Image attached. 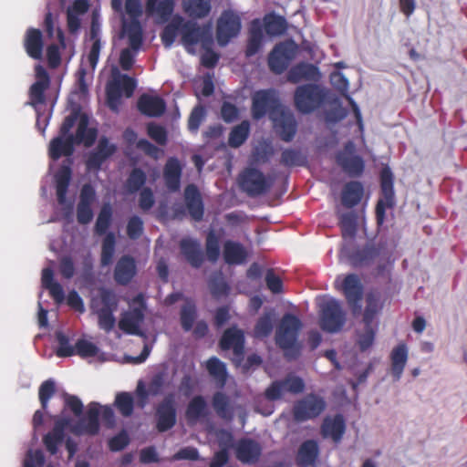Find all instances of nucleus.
<instances>
[{
	"instance_id": "nucleus-33",
	"label": "nucleus",
	"mask_w": 467,
	"mask_h": 467,
	"mask_svg": "<svg viewBox=\"0 0 467 467\" xmlns=\"http://www.w3.org/2000/svg\"><path fill=\"white\" fill-rule=\"evenodd\" d=\"M320 78L318 68L310 64H300L294 67L288 73V79L297 83L302 80H317Z\"/></svg>"
},
{
	"instance_id": "nucleus-6",
	"label": "nucleus",
	"mask_w": 467,
	"mask_h": 467,
	"mask_svg": "<svg viewBox=\"0 0 467 467\" xmlns=\"http://www.w3.org/2000/svg\"><path fill=\"white\" fill-rule=\"evenodd\" d=\"M118 305V296L109 289H100L92 297L90 309L97 316L100 329L109 332L114 327L116 319L113 314L117 310Z\"/></svg>"
},
{
	"instance_id": "nucleus-7",
	"label": "nucleus",
	"mask_w": 467,
	"mask_h": 467,
	"mask_svg": "<svg viewBox=\"0 0 467 467\" xmlns=\"http://www.w3.org/2000/svg\"><path fill=\"white\" fill-rule=\"evenodd\" d=\"M142 44V31H119L114 37V47L119 50V65L124 70L131 68Z\"/></svg>"
},
{
	"instance_id": "nucleus-61",
	"label": "nucleus",
	"mask_w": 467,
	"mask_h": 467,
	"mask_svg": "<svg viewBox=\"0 0 467 467\" xmlns=\"http://www.w3.org/2000/svg\"><path fill=\"white\" fill-rule=\"evenodd\" d=\"M44 464V455L39 450H29L24 460V467H41Z\"/></svg>"
},
{
	"instance_id": "nucleus-11",
	"label": "nucleus",
	"mask_w": 467,
	"mask_h": 467,
	"mask_svg": "<svg viewBox=\"0 0 467 467\" xmlns=\"http://www.w3.org/2000/svg\"><path fill=\"white\" fill-rule=\"evenodd\" d=\"M320 327L323 330L335 333L345 324L346 317L340 303L332 297H324L319 304Z\"/></svg>"
},
{
	"instance_id": "nucleus-17",
	"label": "nucleus",
	"mask_w": 467,
	"mask_h": 467,
	"mask_svg": "<svg viewBox=\"0 0 467 467\" xmlns=\"http://www.w3.org/2000/svg\"><path fill=\"white\" fill-rule=\"evenodd\" d=\"M337 163L351 176L359 175L364 169V162L355 154L354 144L349 142L337 156Z\"/></svg>"
},
{
	"instance_id": "nucleus-8",
	"label": "nucleus",
	"mask_w": 467,
	"mask_h": 467,
	"mask_svg": "<svg viewBox=\"0 0 467 467\" xmlns=\"http://www.w3.org/2000/svg\"><path fill=\"white\" fill-rule=\"evenodd\" d=\"M300 328L301 323L297 317L285 315L276 330V343L284 349L285 356L290 358H295L299 351L296 337Z\"/></svg>"
},
{
	"instance_id": "nucleus-43",
	"label": "nucleus",
	"mask_w": 467,
	"mask_h": 467,
	"mask_svg": "<svg viewBox=\"0 0 467 467\" xmlns=\"http://www.w3.org/2000/svg\"><path fill=\"white\" fill-rule=\"evenodd\" d=\"M242 21L240 15L231 9L224 10L217 20L215 29H241Z\"/></svg>"
},
{
	"instance_id": "nucleus-32",
	"label": "nucleus",
	"mask_w": 467,
	"mask_h": 467,
	"mask_svg": "<svg viewBox=\"0 0 467 467\" xmlns=\"http://www.w3.org/2000/svg\"><path fill=\"white\" fill-rule=\"evenodd\" d=\"M141 113L150 117H158L164 112L165 104L159 97L143 95L138 102Z\"/></svg>"
},
{
	"instance_id": "nucleus-22",
	"label": "nucleus",
	"mask_w": 467,
	"mask_h": 467,
	"mask_svg": "<svg viewBox=\"0 0 467 467\" xmlns=\"http://www.w3.org/2000/svg\"><path fill=\"white\" fill-rule=\"evenodd\" d=\"M71 171L67 166H63L56 175L57 195L59 204L66 211V215L71 214L73 203L66 199V191L70 180Z\"/></svg>"
},
{
	"instance_id": "nucleus-10",
	"label": "nucleus",
	"mask_w": 467,
	"mask_h": 467,
	"mask_svg": "<svg viewBox=\"0 0 467 467\" xmlns=\"http://www.w3.org/2000/svg\"><path fill=\"white\" fill-rule=\"evenodd\" d=\"M145 309L142 296H137L129 304V309L121 314L118 324L119 329L130 335L142 337L141 325L144 320Z\"/></svg>"
},
{
	"instance_id": "nucleus-27",
	"label": "nucleus",
	"mask_w": 467,
	"mask_h": 467,
	"mask_svg": "<svg viewBox=\"0 0 467 467\" xmlns=\"http://www.w3.org/2000/svg\"><path fill=\"white\" fill-rule=\"evenodd\" d=\"M95 192L91 186L84 185L80 193V202L78 207V220L80 223H87L91 221L93 213L90 208L94 201Z\"/></svg>"
},
{
	"instance_id": "nucleus-16",
	"label": "nucleus",
	"mask_w": 467,
	"mask_h": 467,
	"mask_svg": "<svg viewBox=\"0 0 467 467\" xmlns=\"http://www.w3.org/2000/svg\"><path fill=\"white\" fill-rule=\"evenodd\" d=\"M304 389V382L300 378L289 376L282 381L274 382L265 390V397L275 400L284 397L286 393H299Z\"/></svg>"
},
{
	"instance_id": "nucleus-41",
	"label": "nucleus",
	"mask_w": 467,
	"mask_h": 467,
	"mask_svg": "<svg viewBox=\"0 0 467 467\" xmlns=\"http://www.w3.org/2000/svg\"><path fill=\"white\" fill-rule=\"evenodd\" d=\"M318 455V447L316 441L304 442L298 451L297 461L301 465L307 466L314 463Z\"/></svg>"
},
{
	"instance_id": "nucleus-52",
	"label": "nucleus",
	"mask_w": 467,
	"mask_h": 467,
	"mask_svg": "<svg viewBox=\"0 0 467 467\" xmlns=\"http://www.w3.org/2000/svg\"><path fill=\"white\" fill-rule=\"evenodd\" d=\"M115 252V236L113 234H108L102 244L101 265H109L112 262Z\"/></svg>"
},
{
	"instance_id": "nucleus-40",
	"label": "nucleus",
	"mask_w": 467,
	"mask_h": 467,
	"mask_svg": "<svg viewBox=\"0 0 467 467\" xmlns=\"http://www.w3.org/2000/svg\"><path fill=\"white\" fill-rule=\"evenodd\" d=\"M246 251L234 242L228 241L224 244L223 256L228 264H242L246 258Z\"/></svg>"
},
{
	"instance_id": "nucleus-28",
	"label": "nucleus",
	"mask_w": 467,
	"mask_h": 467,
	"mask_svg": "<svg viewBox=\"0 0 467 467\" xmlns=\"http://www.w3.org/2000/svg\"><path fill=\"white\" fill-rule=\"evenodd\" d=\"M136 274V265L133 258L122 256L117 263L114 271V278L117 283L128 284Z\"/></svg>"
},
{
	"instance_id": "nucleus-39",
	"label": "nucleus",
	"mask_w": 467,
	"mask_h": 467,
	"mask_svg": "<svg viewBox=\"0 0 467 467\" xmlns=\"http://www.w3.org/2000/svg\"><path fill=\"white\" fill-rule=\"evenodd\" d=\"M181 171V165L177 160L171 159L168 161L164 171V178L166 185L171 191L179 189Z\"/></svg>"
},
{
	"instance_id": "nucleus-37",
	"label": "nucleus",
	"mask_w": 467,
	"mask_h": 467,
	"mask_svg": "<svg viewBox=\"0 0 467 467\" xmlns=\"http://www.w3.org/2000/svg\"><path fill=\"white\" fill-rule=\"evenodd\" d=\"M185 202L193 219L199 220L202 216V203L200 194L193 185H189L184 192Z\"/></svg>"
},
{
	"instance_id": "nucleus-42",
	"label": "nucleus",
	"mask_w": 467,
	"mask_h": 467,
	"mask_svg": "<svg viewBox=\"0 0 467 467\" xmlns=\"http://www.w3.org/2000/svg\"><path fill=\"white\" fill-rule=\"evenodd\" d=\"M209 31H183L182 36V42L188 52H193V45L201 43L203 48L208 47V34Z\"/></svg>"
},
{
	"instance_id": "nucleus-58",
	"label": "nucleus",
	"mask_w": 467,
	"mask_h": 467,
	"mask_svg": "<svg viewBox=\"0 0 467 467\" xmlns=\"http://www.w3.org/2000/svg\"><path fill=\"white\" fill-rule=\"evenodd\" d=\"M111 207L109 204H105L97 220L96 228L99 233H103L109 225L110 218H111Z\"/></svg>"
},
{
	"instance_id": "nucleus-38",
	"label": "nucleus",
	"mask_w": 467,
	"mask_h": 467,
	"mask_svg": "<svg viewBox=\"0 0 467 467\" xmlns=\"http://www.w3.org/2000/svg\"><path fill=\"white\" fill-rule=\"evenodd\" d=\"M163 380L161 375H156L149 387V389H145V386L142 381H140L137 386L136 393L138 397V404L140 407H144L146 404V400L150 395H157L162 386Z\"/></svg>"
},
{
	"instance_id": "nucleus-14",
	"label": "nucleus",
	"mask_w": 467,
	"mask_h": 467,
	"mask_svg": "<svg viewBox=\"0 0 467 467\" xmlns=\"http://www.w3.org/2000/svg\"><path fill=\"white\" fill-rule=\"evenodd\" d=\"M325 409V401L316 395H308L298 401L294 408L296 420H306L318 416Z\"/></svg>"
},
{
	"instance_id": "nucleus-1",
	"label": "nucleus",
	"mask_w": 467,
	"mask_h": 467,
	"mask_svg": "<svg viewBox=\"0 0 467 467\" xmlns=\"http://www.w3.org/2000/svg\"><path fill=\"white\" fill-rule=\"evenodd\" d=\"M99 417L109 426L114 423L112 409L109 406H101L96 402L88 405L87 416L76 425H71L67 420H57L54 430L44 438L47 450L51 454H56L57 452V446L65 441L66 432L68 431L78 435L97 433Z\"/></svg>"
},
{
	"instance_id": "nucleus-45",
	"label": "nucleus",
	"mask_w": 467,
	"mask_h": 467,
	"mask_svg": "<svg viewBox=\"0 0 467 467\" xmlns=\"http://www.w3.org/2000/svg\"><path fill=\"white\" fill-rule=\"evenodd\" d=\"M42 285L49 290L53 298L61 302L64 300V293L61 285L53 280V272L49 268H45L42 272Z\"/></svg>"
},
{
	"instance_id": "nucleus-23",
	"label": "nucleus",
	"mask_w": 467,
	"mask_h": 467,
	"mask_svg": "<svg viewBox=\"0 0 467 467\" xmlns=\"http://www.w3.org/2000/svg\"><path fill=\"white\" fill-rule=\"evenodd\" d=\"M49 85V78L47 71L41 66L36 67V82L30 90L31 104L37 109V106L44 101V91ZM38 111V109H36Z\"/></svg>"
},
{
	"instance_id": "nucleus-64",
	"label": "nucleus",
	"mask_w": 467,
	"mask_h": 467,
	"mask_svg": "<svg viewBox=\"0 0 467 467\" xmlns=\"http://www.w3.org/2000/svg\"><path fill=\"white\" fill-rule=\"evenodd\" d=\"M331 84L340 92H346L348 89V80L340 72H333L330 75Z\"/></svg>"
},
{
	"instance_id": "nucleus-59",
	"label": "nucleus",
	"mask_w": 467,
	"mask_h": 467,
	"mask_svg": "<svg viewBox=\"0 0 467 467\" xmlns=\"http://www.w3.org/2000/svg\"><path fill=\"white\" fill-rule=\"evenodd\" d=\"M356 225H357V218L352 213H349L348 214H345L342 216L341 219V226H342V232L343 235L345 237H352L356 232Z\"/></svg>"
},
{
	"instance_id": "nucleus-13",
	"label": "nucleus",
	"mask_w": 467,
	"mask_h": 467,
	"mask_svg": "<svg viewBox=\"0 0 467 467\" xmlns=\"http://www.w3.org/2000/svg\"><path fill=\"white\" fill-rule=\"evenodd\" d=\"M297 46L293 41H287L277 45L269 56L268 64L272 71L280 74L295 58Z\"/></svg>"
},
{
	"instance_id": "nucleus-12",
	"label": "nucleus",
	"mask_w": 467,
	"mask_h": 467,
	"mask_svg": "<svg viewBox=\"0 0 467 467\" xmlns=\"http://www.w3.org/2000/svg\"><path fill=\"white\" fill-rule=\"evenodd\" d=\"M326 97V90L317 85H304L296 88L295 104L296 109L308 113L317 109Z\"/></svg>"
},
{
	"instance_id": "nucleus-20",
	"label": "nucleus",
	"mask_w": 467,
	"mask_h": 467,
	"mask_svg": "<svg viewBox=\"0 0 467 467\" xmlns=\"http://www.w3.org/2000/svg\"><path fill=\"white\" fill-rule=\"evenodd\" d=\"M340 288L345 294L348 304L352 306L354 313L360 310L358 303L361 299L362 287L359 279L355 275H349L343 278Z\"/></svg>"
},
{
	"instance_id": "nucleus-24",
	"label": "nucleus",
	"mask_w": 467,
	"mask_h": 467,
	"mask_svg": "<svg viewBox=\"0 0 467 467\" xmlns=\"http://www.w3.org/2000/svg\"><path fill=\"white\" fill-rule=\"evenodd\" d=\"M115 146L107 139H101L94 151H92L87 160V168L88 170H98L101 163L115 151Z\"/></svg>"
},
{
	"instance_id": "nucleus-31",
	"label": "nucleus",
	"mask_w": 467,
	"mask_h": 467,
	"mask_svg": "<svg viewBox=\"0 0 467 467\" xmlns=\"http://www.w3.org/2000/svg\"><path fill=\"white\" fill-rule=\"evenodd\" d=\"M181 250L191 265L198 267L202 265L203 254L199 242L191 238L182 239Z\"/></svg>"
},
{
	"instance_id": "nucleus-35",
	"label": "nucleus",
	"mask_w": 467,
	"mask_h": 467,
	"mask_svg": "<svg viewBox=\"0 0 467 467\" xmlns=\"http://www.w3.org/2000/svg\"><path fill=\"white\" fill-rule=\"evenodd\" d=\"M276 322V314L275 310L265 311L262 316L257 319L254 327V335L257 338H264L268 337Z\"/></svg>"
},
{
	"instance_id": "nucleus-63",
	"label": "nucleus",
	"mask_w": 467,
	"mask_h": 467,
	"mask_svg": "<svg viewBox=\"0 0 467 467\" xmlns=\"http://www.w3.org/2000/svg\"><path fill=\"white\" fill-rule=\"evenodd\" d=\"M55 392V383L52 380H47L42 383L39 388V400L43 409L47 405L48 400L52 397Z\"/></svg>"
},
{
	"instance_id": "nucleus-60",
	"label": "nucleus",
	"mask_w": 467,
	"mask_h": 467,
	"mask_svg": "<svg viewBox=\"0 0 467 467\" xmlns=\"http://www.w3.org/2000/svg\"><path fill=\"white\" fill-rule=\"evenodd\" d=\"M205 118V110L202 106L195 107L189 118L188 126L192 131H196Z\"/></svg>"
},
{
	"instance_id": "nucleus-4",
	"label": "nucleus",
	"mask_w": 467,
	"mask_h": 467,
	"mask_svg": "<svg viewBox=\"0 0 467 467\" xmlns=\"http://www.w3.org/2000/svg\"><path fill=\"white\" fill-rule=\"evenodd\" d=\"M45 46L47 49L49 65L57 67L60 62L58 49L60 47H65L62 31H29L27 33L25 47L29 57L40 59Z\"/></svg>"
},
{
	"instance_id": "nucleus-54",
	"label": "nucleus",
	"mask_w": 467,
	"mask_h": 467,
	"mask_svg": "<svg viewBox=\"0 0 467 467\" xmlns=\"http://www.w3.org/2000/svg\"><path fill=\"white\" fill-rule=\"evenodd\" d=\"M57 340L58 347L57 348V355L58 357H70L75 355V345L70 344L69 338L62 332L57 333Z\"/></svg>"
},
{
	"instance_id": "nucleus-50",
	"label": "nucleus",
	"mask_w": 467,
	"mask_h": 467,
	"mask_svg": "<svg viewBox=\"0 0 467 467\" xmlns=\"http://www.w3.org/2000/svg\"><path fill=\"white\" fill-rule=\"evenodd\" d=\"M249 133V123L243 121L233 129L229 136V144L232 147H238L244 143Z\"/></svg>"
},
{
	"instance_id": "nucleus-34",
	"label": "nucleus",
	"mask_w": 467,
	"mask_h": 467,
	"mask_svg": "<svg viewBox=\"0 0 467 467\" xmlns=\"http://www.w3.org/2000/svg\"><path fill=\"white\" fill-rule=\"evenodd\" d=\"M345 421L339 415L327 417L324 420L322 432L325 437L331 438L335 441H338L345 432Z\"/></svg>"
},
{
	"instance_id": "nucleus-53",
	"label": "nucleus",
	"mask_w": 467,
	"mask_h": 467,
	"mask_svg": "<svg viewBox=\"0 0 467 467\" xmlns=\"http://www.w3.org/2000/svg\"><path fill=\"white\" fill-rule=\"evenodd\" d=\"M213 408L223 418L232 417V408L225 395L218 392L213 397Z\"/></svg>"
},
{
	"instance_id": "nucleus-25",
	"label": "nucleus",
	"mask_w": 467,
	"mask_h": 467,
	"mask_svg": "<svg viewBox=\"0 0 467 467\" xmlns=\"http://www.w3.org/2000/svg\"><path fill=\"white\" fill-rule=\"evenodd\" d=\"M390 361V374L397 381L401 378L408 361V348L405 344H400L392 349Z\"/></svg>"
},
{
	"instance_id": "nucleus-57",
	"label": "nucleus",
	"mask_w": 467,
	"mask_h": 467,
	"mask_svg": "<svg viewBox=\"0 0 467 467\" xmlns=\"http://www.w3.org/2000/svg\"><path fill=\"white\" fill-rule=\"evenodd\" d=\"M264 31H252L247 47V55H254L265 42Z\"/></svg>"
},
{
	"instance_id": "nucleus-5",
	"label": "nucleus",
	"mask_w": 467,
	"mask_h": 467,
	"mask_svg": "<svg viewBox=\"0 0 467 467\" xmlns=\"http://www.w3.org/2000/svg\"><path fill=\"white\" fill-rule=\"evenodd\" d=\"M174 0H146L145 12L147 16L153 19L156 25H166L164 29H201L200 27H188L183 17L174 13ZM202 29H212L206 25Z\"/></svg>"
},
{
	"instance_id": "nucleus-49",
	"label": "nucleus",
	"mask_w": 467,
	"mask_h": 467,
	"mask_svg": "<svg viewBox=\"0 0 467 467\" xmlns=\"http://www.w3.org/2000/svg\"><path fill=\"white\" fill-rule=\"evenodd\" d=\"M206 368L210 375L221 385L224 384L226 379L225 365L217 358H211L207 363Z\"/></svg>"
},
{
	"instance_id": "nucleus-26",
	"label": "nucleus",
	"mask_w": 467,
	"mask_h": 467,
	"mask_svg": "<svg viewBox=\"0 0 467 467\" xmlns=\"http://www.w3.org/2000/svg\"><path fill=\"white\" fill-rule=\"evenodd\" d=\"M249 29H288V24L285 16L272 11L265 14L262 20L254 19Z\"/></svg>"
},
{
	"instance_id": "nucleus-18",
	"label": "nucleus",
	"mask_w": 467,
	"mask_h": 467,
	"mask_svg": "<svg viewBox=\"0 0 467 467\" xmlns=\"http://www.w3.org/2000/svg\"><path fill=\"white\" fill-rule=\"evenodd\" d=\"M142 15L143 6L140 0H125L120 29H143L140 23Z\"/></svg>"
},
{
	"instance_id": "nucleus-47",
	"label": "nucleus",
	"mask_w": 467,
	"mask_h": 467,
	"mask_svg": "<svg viewBox=\"0 0 467 467\" xmlns=\"http://www.w3.org/2000/svg\"><path fill=\"white\" fill-rule=\"evenodd\" d=\"M362 192L363 189L359 182L347 184L342 193L343 203L348 207L357 204L361 199Z\"/></svg>"
},
{
	"instance_id": "nucleus-36",
	"label": "nucleus",
	"mask_w": 467,
	"mask_h": 467,
	"mask_svg": "<svg viewBox=\"0 0 467 467\" xmlns=\"http://www.w3.org/2000/svg\"><path fill=\"white\" fill-rule=\"evenodd\" d=\"M175 423V410L172 400L166 399L158 409V429L164 431Z\"/></svg>"
},
{
	"instance_id": "nucleus-19",
	"label": "nucleus",
	"mask_w": 467,
	"mask_h": 467,
	"mask_svg": "<svg viewBox=\"0 0 467 467\" xmlns=\"http://www.w3.org/2000/svg\"><path fill=\"white\" fill-rule=\"evenodd\" d=\"M223 349H233L234 357L233 361L241 366V357L244 349V335L241 330L231 328L224 332L221 340Z\"/></svg>"
},
{
	"instance_id": "nucleus-15",
	"label": "nucleus",
	"mask_w": 467,
	"mask_h": 467,
	"mask_svg": "<svg viewBox=\"0 0 467 467\" xmlns=\"http://www.w3.org/2000/svg\"><path fill=\"white\" fill-rule=\"evenodd\" d=\"M239 183L249 195H259L265 192L269 183L264 174L255 169H247L241 175Z\"/></svg>"
},
{
	"instance_id": "nucleus-44",
	"label": "nucleus",
	"mask_w": 467,
	"mask_h": 467,
	"mask_svg": "<svg viewBox=\"0 0 467 467\" xmlns=\"http://www.w3.org/2000/svg\"><path fill=\"white\" fill-rule=\"evenodd\" d=\"M206 414V402L203 398L197 396L193 398L186 411V417L189 422L195 423Z\"/></svg>"
},
{
	"instance_id": "nucleus-9",
	"label": "nucleus",
	"mask_w": 467,
	"mask_h": 467,
	"mask_svg": "<svg viewBox=\"0 0 467 467\" xmlns=\"http://www.w3.org/2000/svg\"><path fill=\"white\" fill-rule=\"evenodd\" d=\"M136 87L135 80L127 75L121 74L117 67L111 70V79L107 86L108 104L113 110H117L120 98H130Z\"/></svg>"
},
{
	"instance_id": "nucleus-29",
	"label": "nucleus",
	"mask_w": 467,
	"mask_h": 467,
	"mask_svg": "<svg viewBox=\"0 0 467 467\" xmlns=\"http://www.w3.org/2000/svg\"><path fill=\"white\" fill-rule=\"evenodd\" d=\"M182 7L183 12L193 19L206 17L212 9L210 0H182Z\"/></svg>"
},
{
	"instance_id": "nucleus-62",
	"label": "nucleus",
	"mask_w": 467,
	"mask_h": 467,
	"mask_svg": "<svg viewBox=\"0 0 467 467\" xmlns=\"http://www.w3.org/2000/svg\"><path fill=\"white\" fill-rule=\"evenodd\" d=\"M206 254L211 261H215L220 254L219 241L213 233H210L206 242Z\"/></svg>"
},
{
	"instance_id": "nucleus-30",
	"label": "nucleus",
	"mask_w": 467,
	"mask_h": 467,
	"mask_svg": "<svg viewBox=\"0 0 467 467\" xmlns=\"http://www.w3.org/2000/svg\"><path fill=\"white\" fill-rule=\"evenodd\" d=\"M261 454L260 445L251 440H242L236 446L237 458L245 463L254 462Z\"/></svg>"
},
{
	"instance_id": "nucleus-46",
	"label": "nucleus",
	"mask_w": 467,
	"mask_h": 467,
	"mask_svg": "<svg viewBox=\"0 0 467 467\" xmlns=\"http://www.w3.org/2000/svg\"><path fill=\"white\" fill-rule=\"evenodd\" d=\"M103 46L104 42L102 41L99 32L92 31L90 38L88 42V47L89 48L88 54V60L91 68H95V67L97 66L99 57V53Z\"/></svg>"
},
{
	"instance_id": "nucleus-51",
	"label": "nucleus",
	"mask_w": 467,
	"mask_h": 467,
	"mask_svg": "<svg viewBox=\"0 0 467 467\" xmlns=\"http://www.w3.org/2000/svg\"><path fill=\"white\" fill-rule=\"evenodd\" d=\"M381 309V303L379 297L375 295H370L367 299V306L364 313V322L366 326H369L374 317Z\"/></svg>"
},
{
	"instance_id": "nucleus-21",
	"label": "nucleus",
	"mask_w": 467,
	"mask_h": 467,
	"mask_svg": "<svg viewBox=\"0 0 467 467\" xmlns=\"http://www.w3.org/2000/svg\"><path fill=\"white\" fill-rule=\"evenodd\" d=\"M381 188L384 194V200H380L378 202L376 208L377 219L379 223H381L384 219L385 207L390 203V200L393 195L392 187V173L389 168H384L380 175Z\"/></svg>"
},
{
	"instance_id": "nucleus-48",
	"label": "nucleus",
	"mask_w": 467,
	"mask_h": 467,
	"mask_svg": "<svg viewBox=\"0 0 467 467\" xmlns=\"http://www.w3.org/2000/svg\"><path fill=\"white\" fill-rule=\"evenodd\" d=\"M99 348L92 341L87 338H80L75 344V355H78L82 358L97 357Z\"/></svg>"
},
{
	"instance_id": "nucleus-55",
	"label": "nucleus",
	"mask_w": 467,
	"mask_h": 467,
	"mask_svg": "<svg viewBox=\"0 0 467 467\" xmlns=\"http://www.w3.org/2000/svg\"><path fill=\"white\" fill-rule=\"evenodd\" d=\"M115 405L122 415H130L133 408V400L131 395L127 392L118 394L116 396Z\"/></svg>"
},
{
	"instance_id": "nucleus-56",
	"label": "nucleus",
	"mask_w": 467,
	"mask_h": 467,
	"mask_svg": "<svg viewBox=\"0 0 467 467\" xmlns=\"http://www.w3.org/2000/svg\"><path fill=\"white\" fill-rule=\"evenodd\" d=\"M181 320L182 327L185 330H190L193 327L195 320V307L192 304L187 303L182 309Z\"/></svg>"
},
{
	"instance_id": "nucleus-3",
	"label": "nucleus",
	"mask_w": 467,
	"mask_h": 467,
	"mask_svg": "<svg viewBox=\"0 0 467 467\" xmlns=\"http://www.w3.org/2000/svg\"><path fill=\"white\" fill-rule=\"evenodd\" d=\"M253 116L260 119L269 111L274 128L285 140L292 139L296 122L292 113L278 103L275 90H260L253 96Z\"/></svg>"
},
{
	"instance_id": "nucleus-2",
	"label": "nucleus",
	"mask_w": 467,
	"mask_h": 467,
	"mask_svg": "<svg viewBox=\"0 0 467 467\" xmlns=\"http://www.w3.org/2000/svg\"><path fill=\"white\" fill-rule=\"evenodd\" d=\"M96 138V130L88 127V118L83 113H73L66 118L60 135L49 145V155L53 160L68 156L73 152L74 144L89 146Z\"/></svg>"
}]
</instances>
